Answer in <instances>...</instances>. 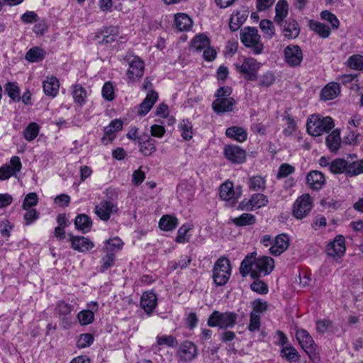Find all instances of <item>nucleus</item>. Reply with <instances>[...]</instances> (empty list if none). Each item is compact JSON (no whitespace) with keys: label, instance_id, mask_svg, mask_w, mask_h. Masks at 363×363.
<instances>
[{"label":"nucleus","instance_id":"bf43d9fd","mask_svg":"<svg viewBox=\"0 0 363 363\" xmlns=\"http://www.w3.org/2000/svg\"><path fill=\"white\" fill-rule=\"evenodd\" d=\"M259 26L263 33L272 38L274 35V27L272 22L267 19L262 20Z\"/></svg>","mask_w":363,"mask_h":363},{"label":"nucleus","instance_id":"a878e982","mask_svg":"<svg viewBox=\"0 0 363 363\" xmlns=\"http://www.w3.org/2000/svg\"><path fill=\"white\" fill-rule=\"evenodd\" d=\"M174 24L179 31H189L193 26V21L186 13H179L175 15Z\"/></svg>","mask_w":363,"mask_h":363},{"label":"nucleus","instance_id":"cd10ccee","mask_svg":"<svg viewBox=\"0 0 363 363\" xmlns=\"http://www.w3.org/2000/svg\"><path fill=\"white\" fill-rule=\"evenodd\" d=\"M348 157L345 159H335L330 164V170L333 174H345L347 176L349 169Z\"/></svg>","mask_w":363,"mask_h":363},{"label":"nucleus","instance_id":"393cba45","mask_svg":"<svg viewBox=\"0 0 363 363\" xmlns=\"http://www.w3.org/2000/svg\"><path fill=\"white\" fill-rule=\"evenodd\" d=\"M348 159L347 177H352L363 174V159L357 160L356 155H350Z\"/></svg>","mask_w":363,"mask_h":363},{"label":"nucleus","instance_id":"aec40b11","mask_svg":"<svg viewBox=\"0 0 363 363\" xmlns=\"http://www.w3.org/2000/svg\"><path fill=\"white\" fill-rule=\"evenodd\" d=\"M289 237L286 234L278 235L274 245L269 248L270 253L274 256H279L289 247Z\"/></svg>","mask_w":363,"mask_h":363},{"label":"nucleus","instance_id":"338daca9","mask_svg":"<svg viewBox=\"0 0 363 363\" xmlns=\"http://www.w3.org/2000/svg\"><path fill=\"white\" fill-rule=\"evenodd\" d=\"M252 291L259 294H267L268 292V286L264 282L257 279L250 286Z\"/></svg>","mask_w":363,"mask_h":363},{"label":"nucleus","instance_id":"4d7b16f0","mask_svg":"<svg viewBox=\"0 0 363 363\" xmlns=\"http://www.w3.org/2000/svg\"><path fill=\"white\" fill-rule=\"evenodd\" d=\"M282 356L284 357L287 360L296 361L300 357L297 350L292 346H286L283 347L281 350Z\"/></svg>","mask_w":363,"mask_h":363},{"label":"nucleus","instance_id":"7c9ffc66","mask_svg":"<svg viewBox=\"0 0 363 363\" xmlns=\"http://www.w3.org/2000/svg\"><path fill=\"white\" fill-rule=\"evenodd\" d=\"M340 131L334 130L326 137V145L331 152H337L341 144Z\"/></svg>","mask_w":363,"mask_h":363},{"label":"nucleus","instance_id":"e433bc0d","mask_svg":"<svg viewBox=\"0 0 363 363\" xmlns=\"http://www.w3.org/2000/svg\"><path fill=\"white\" fill-rule=\"evenodd\" d=\"M118 35V28L115 26L104 28L101 30L102 39L99 41L100 44L111 43L116 40Z\"/></svg>","mask_w":363,"mask_h":363},{"label":"nucleus","instance_id":"412c9836","mask_svg":"<svg viewBox=\"0 0 363 363\" xmlns=\"http://www.w3.org/2000/svg\"><path fill=\"white\" fill-rule=\"evenodd\" d=\"M235 101L233 98H220L213 101L212 107L217 113H223L233 111V106L235 105Z\"/></svg>","mask_w":363,"mask_h":363},{"label":"nucleus","instance_id":"9b49d317","mask_svg":"<svg viewBox=\"0 0 363 363\" xmlns=\"http://www.w3.org/2000/svg\"><path fill=\"white\" fill-rule=\"evenodd\" d=\"M260 68V63L252 57L245 59L241 66L239 67V72L245 75L247 80L255 81L257 79V72Z\"/></svg>","mask_w":363,"mask_h":363},{"label":"nucleus","instance_id":"4468645a","mask_svg":"<svg viewBox=\"0 0 363 363\" xmlns=\"http://www.w3.org/2000/svg\"><path fill=\"white\" fill-rule=\"evenodd\" d=\"M224 155L226 159L235 164H242L246 159L245 151L234 145H228L225 147Z\"/></svg>","mask_w":363,"mask_h":363},{"label":"nucleus","instance_id":"f3484780","mask_svg":"<svg viewBox=\"0 0 363 363\" xmlns=\"http://www.w3.org/2000/svg\"><path fill=\"white\" fill-rule=\"evenodd\" d=\"M306 184L312 190L318 191L321 189L325 183V175L320 171L312 170L306 176Z\"/></svg>","mask_w":363,"mask_h":363},{"label":"nucleus","instance_id":"49530a36","mask_svg":"<svg viewBox=\"0 0 363 363\" xmlns=\"http://www.w3.org/2000/svg\"><path fill=\"white\" fill-rule=\"evenodd\" d=\"M4 88L8 96L14 102L21 101L20 89L16 82H8L6 84Z\"/></svg>","mask_w":363,"mask_h":363},{"label":"nucleus","instance_id":"20e7f679","mask_svg":"<svg viewBox=\"0 0 363 363\" xmlns=\"http://www.w3.org/2000/svg\"><path fill=\"white\" fill-rule=\"evenodd\" d=\"M238 315L234 312L220 313L214 311L209 316L207 324L209 327H219L221 329L233 328L236 324Z\"/></svg>","mask_w":363,"mask_h":363},{"label":"nucleus","instance_id":"f704fd0d","mask_svg":"<svg viewBox=\"0 0 363 363\" xmlns=\"http://www.w3.org/2000/svg\"><path fill=\"white\" fill-rule=\"evenodd\" d=\"M275 11L274 21L277 24H281L289 13L287 1L286 0H279L275 6Z\"/></svg>","mask_w":363,"mask_h":363},{"label":"nucleus","instance_id":"72a5a7b5","mask_svg":"<svg viewBox=\"0 0 363 363\" xmlns=\"http://www.w3.org/2000/svg\"><path fill=\"white\" fill-rule=\"evenodd\" d=\"M178 224L177 218L171 215H163L159 221V227L164 231L172 230L177 228Z\"/></svg>","mask_w":363,"mask_h":363},{"label":"nucleus","instance_id":"a19ab883","mask_svg":"<svg viewBox=\"0 0 363 363\" xmlns=\"http://www.w3.org/2000/svg\"><path fill=\"white\" fill-rule=\"evenodd\" d=\"M166 345L169 347H174L177 345V340L176 337L172 335H163V336H157V345H153L152 346V350L156 352L160 350L158 346Z\"/></svg>","mask_w":363,"mask_h":363},{"label":"nucleus","instance_id":"37998d69","mask_svg":"<svg viewBox=\"0 0 363 363\" xmlns=\"http://www.w3.org/2000/svg\"><path fill=\"white\" fill-rule=\"evenodd\" d=\"M345 65L347 67L354 70H363V55L359 54L351 55L346 61Z\"/></svg>","mask_w":363,"mask_h":363},{"label":"nucleus","instance_id":"2eb2a0df","mask_svg":"<svg viewBox=\"0 0 363 363\" xmlns=\"http://www.w3.org/2000/svg\"><path fill=\"white\" fill-rule=\"evenodd\" d=\"M241 194L240 188L238 187L235 189L233 184L231 182H225L220 186L219 194L222 200H236L240 197Z\"/></svg>","mask_w":363,"mask_h":363},{"label":"nucleus","instance_id":"f03ea898","mask_svg":"<svg viewBox=\"0 0 363 363\" xmlns=\"http://www.w3.org/2000/svg\"><path fill=\"white\" fill-rule=\"evenodd\" d=\"M334 126V121L331 117H323L316 114L311 115L306 123L307 132L312 136H319L328 133Z\"/></svg>","mask_w":363,"mask_h":363},{"label":"nucleus","instance_id":"052dcab7","mask_svg":"<svg viewBox=\"0 0 363 363\" xmlns=\"http://www.w3.org/2000/svg\"><path fill=\"white\" fill-rule=\"evenodd\" d=\"M102 96L107 101H112L114 99V90L112 84L109 82H106L101 90Z\"/></svg>","mask_w":363,"mask_h":363},{"label":"nucleus","instance_id":"58836bf2","mask_svg":"<svg viewBox=\"0 0 363 363\" xmlns=\"http://www.w3.org/2000/svg\"><path fill=\"white\" fill-rule=\"evenodd\" d=\"M46 52L39 48L33 47L31 48L26 55V59L31 62L42 61L45 57Z\"/></svg>","mask_w":363,"mask_h":363},{"label":"nucleus","instance_id":"0e129e2a","mask_svg":"<svg viewBox=\"0 0 363 363\" xmlns=\"http://www.w3.org/2000/svg\"><path fill=\"white\" fill-rule=\"evenodd\" d=\"M294 171L295 168L292 165L286 163L282 164L279 168L277 178L280 179L286 177L289 174L294 173Z\"/></svg>","mask_w":363,"mask_h":363},{"label":"nucleus","instance_id":"5fc2aeb1","mask_svg":"<svg viewBox=\"0 0 363 363\" xmlns=\"http://www.w3.org/2000/svg\"><path fill=\"white\" fill-rule=\"evenodd\" d=\"M275 79L274 74L271 71H268L259 77V86L268 88L274 83Z\"/></svg>","mask_w":363,"mask_h":363},{"label":"nucleus","instance_id":"c756f323","mask_svg":"<svg viewBox=\"0 0 363 363\" xmlns=\"http://www.w3.org/2000/svg\"><path fill=\"white\" fill-rule=\"evenodd\" d=\"M60 82L55 77H48L43 82V90L47 96H55L58 92Z\"/></svg>","mask_w":363,"mask_h":363},{"label":"nucleus","instance_id":"2f4dec72","mask_svg":"<svg viewBox=\"0 0 363 363\" xmlns=\"http://www.w3.org/2000/svg\"><path fill=\"white\" fill-rule=\"evenodd\" d=\"M225 135L229 138H233L238 142H244L247 139V132L242 128L238 126H232L226 129Z\"/></svg>","mask_w":363,"mask_h":363},{"label":"nucleus","instance_id":"c85d7f7f","mask_svg":"<svg viewBox=\"0 0 363 363\" xmlns=\"http://www.w3.org/2000/svg\"><path fill=\"white\" fill-rule=\"evenodd\" d=\"M255 215L249 213H244L238 217L230 218V221L237 227L252 225L256 223Z\"/></svg>","mask_w":363,"mask_h":363},{"label":"nucleus","instance_id":"6ab92c4d","mask_svg":"<svg viewBox=\"0 0 363 363\" xmlns=\"http://www.w3.org/2000/svg\"><path fill=\"white\" fill-rule=\"evenodd\" d=\"M157 305V295L151 291L143 294L140 298V306L147 314H151Z\"/></svg>","mask_w":363,"mask_h":363},{"label":"nucleus","instance_id":"dca6fc26","mask_svg":"<svg viewBox=\"0 0 363 363\" xmlns=\"http://www.w3.org/2000/svg\"><path fill=\"white\" fill-rule=\"evenodd\" d=\"M69 242L74 250L85 252L94 247V244L89 238L83 236H74L69 234Z\"/></svg>","mask_w":363,"mask_h":363},{"label":"nucleus","instance_id":"f257e3e1","mask_svg":"<svg viewBox=\"0 0 363 363\" xmlns=\"http://www.w3.org/2000/svg\"><path fill=\"white\" fill-rule=\"evenodd\" d=\"M255 252L247 255L241 262L240 272L242 277L250 274L252 278L258 279L262 274H270L274 268V259L267 256L256 258Z\"/></svg>","mask_w":363,"mask_h":363},{"label":"nucleus","instance_id":"39448f33","mask_svg":"<svg viewBox=\"0 0 363 363\" xmlns=\"http://www.w3.org/2000/svg\"><path fill=\"white\" fill-rule=\"evenodd\" d=\"M231 274V265L227 258H219L213 269V279L217 286L225 285Z\"/></svg>","mask_w":363,"mask_h":363},{"label":"nucleus","instance_id":"c03bdc74","mask_svg":"<svg viewBox=\"0 0 363 363\" xmlns=\"http://www.w3.org/2000/svg\"><path fill=\"white\" fill-rule=\"evenodd\" d=\"M123 245L122 240L118 238L109 239L106 241L103 251L104 252H113L115 254V252L121 249Z\"/></svg>","mask_w":363,"mask_h":363},{"label":"nucleus","instance_id":"09e8293b","mask_svg":"<svg viewBox=\"0 0 363 363\" xmlns=\"http://www.w3.org/2000/svg\"><path fill=\"white\" fill-rule=\"evenodd\" d=\"M250 202L253 211L265 206L268 203V199L262 194H254L250 199Z\"/></svg>","mask_w":363,"mask_h":363},{"label":"nucleus","instance_id":"c9c22d12","mask_svg":"<svg viewBox=\"0 0 363 363\" xmlns=\"http://www.w3.org/2000/svg\"><path fill=\"white\" fill-rule=\"evenodd\" d=\"M308 26L311 30H313L323 38H327L330 35V28L323 23L311 20L309 21Z\"/></svg>","mask_w":363,"mask_h":363},{"label":"nucleus","instance_id":"603ef678","mask_svg":"<svg viewBox=\"0 0 363 363\" xmlns=\"http://www.w3.org/2000/svg\"><path fill=\"white\" fill-rule=\"evenodd\" d=\"M182 138L186 140H190L192 138V125L191 122L187 120H183L179 126Z\"/></svg>","mask_w":363,"mask_h":363},{"label":"nucleus","instance_id":"a211bd4d","mask_svg":"<svg viewBox=\"0 0 363 363\" xmlns=\"http://www.w3.org/2000/svg\"><path fill=\"white\" fill-rule=\"evenodd\" d=\"M285 38L288 39H295L300 33V27L297 21L293 18H289L288 21H283L281 24H278Z\"/></svg>","mask_w":363,"mask_h":363},{"label":"nucleus","instance_id":"a18cd8bd","mask_svg":"<svg viewBox=\"0 0 363 363\" xmlns=\"http://www.w3.org/2000/svg\"><path fill=\"white\" fill-rule=\"evenodd\" d=\"M155 140L148 138L147 140L140 142V151L144 156H149L156 151Z\"/></svg>","mask_w":363,"mask_h":363},{"label":"nucleus","instance_id":"1a4fd4ad","mask_svg":"<svg viewBox=\"0 0 363 363\" xmlns=\"http://www.w3.org/2000/svg\"><path fill=\"white\" fill-rule=\"evenodd\" d=\"M312 208V201L308 194L298 197L293 206V215L298 219L306 217Z\"/></svg>","mask_w":363,"mask_h":363},{"label":"nucleus","instance_id":"69168bd1","mask_svg":"<svg viewBox=\"0 0 363 363\" xmlns=\"http://www.w3.org/2000/svg\"><path fill=\"white\" fill-rule=\"evenodd\" d=\"M94 342V337L90 333H83L79 336L78 347L85 348L90 346Z\"/></svg>","mask_w":363,"mask_h":363},{"label":"nucleus","instance_id":"e2e57ef3","mask_svg":"<svg viewBox=\"0 0 363 363\" xmlns=\"http://www.w3.org/2000/svg\"><path fill=\"white\" fill-rule=\"evenodd\" d=\"M260 327V316L259 314L251 312L250 320L248 328L250 331L255 332L259 330Z\"/></svg>","mask_w":363,"mask_h":363},{"label":"nucleus","instance_id":"473e14b6","mask_svg":"<svg viewBox=\"0 0 363 363\" xmlns=\"http://www.w3.org/2000/svg\"><path fill=\"white\" fill-rule=\"evenodd\" d=\"M74 225L77 230L85 233L90 231L92 221L87 215L80 214L75 218Z\"/></svg>","mask_w":363,"mask_h":363},{"label":"nucleus","instance_id":"f8f14e48","mask_svg":"<svg viewBox=\"0 0 363 363\" xmlns=\"http://www.w3.org/2000/svg\"><path fill=\"white\" fill-rule=\"evenodd\" d=\"M118 211L116 203L111 200L101 201L95 206V213L100 219L105 221L110 218L111 213H116Z\"/></svg>","mask_w":363,"mask_h":363},{"label":"nucleus","instance_id":"79ce46f5","mask_svg":"<svg viewBox=\"0 0 363 363\" xmlns=\"http://www.w3.org/2000/svg\"><path fill=\"white\" fill-rule=\"evenodd\" d=\"M72 96L74 102L82 106L85 102L86 91L81 84L73 85Z\"/></svg>","mask_w":363,"mask_h":363},{"label":"nucleus","instance_id":"680f3d73","mask_svg":"<svg viewBox=\"0 0 363 363\" xmlns=\"http://www.w3.org/2000/svg\"><path fill=\"white\" fill-rule=\"evenodd\" d=\"M72 310L73 307L63 301H60L57 303L56 311L60 315H67L69 314Z\"/></svg>","mask_w":363,"mask_h":363},{"label":"nucleus","instance_id":"6e6d98bb","mask_svg":"<svg viewBox=\"0 0 363 363\" xmlns=\"http://www.w3.org/2000/svg\"><path fill=\"white\" fill-rule=\"evenodd\" d=\"M77 318L81 325H86L94 321V314L92 310H83L78 313Z\"/></svg>","mask_w":363,"mask_h":363},{"label":"nucleus","instance_id":"9d476101","mask_svg":"<svg viewBox=\"0 0 363 363\" xmlns=\"http://www.w3.org/2000/svg\"><path fill=\"white\" fill-rule=\"evenodd\" d=\"M296 339L303 348V350L312 357V355L316 354V345L310 335V334L304 329H299L296 333Z\"/></svg>","mask_w":363,"mask_h":363},{"label":"nucleus","instance_id":"de8ad7c7","mask_svg":"<svg viewBox=\"0 0 363 363\" xmlns=\"http://www.w3.org/2000/svg\"><path fill=\"white\" fill-rule=\"evenodd\" d=\"M249 188L254 191H263L266 188V181L261 176H254L249 180Z\"/></svg>","mask_w":363,"mask_h":363},{"label":"nucleus","instance_id":"13d9d810","mask_svg":"<svg viewBox=\"0 0 363 363\" xmlns=\"http://www.w3.org/2000/svg\"><path fill=\"white\" fill-rule=\"evenodd\" d=\"M38 202V197L36 193L30 192L28 193L23 202L22 207L24 210H28L32 206H36Z\"/></svg>","mask_w":363,"mask_h":363},{"label":"nucleus","instance_id":"ea45409f","mask_svg":"<svg viewBox=\"0 0 363 363\" xmlns=\"http://www.w3.org/2000/svg\"><path fill=\"white\" fill-rule=\"evenodd\" d=\"M116 262V256L113 252H106V255L100 261V266L97 267L98 271L101 273L104 272L111 267H113Z\"/></svg>","mask_w":363,"mask_h":363},{"label":"nucleus","instance_id":"774afa93","mask_svg":"<svg viewBox=\"0 0 363 363\" xmlns=\"http://www.w3.org/2000/svg\"><path fill=\"white\" fill-rule=\"evenodd\" d=\"M252 311L257 314L267 310V303L260 299H256L252 302Z\"/></svg>","mask_w":363,"mask_h":363},{"label":"nucleus","instance_id":"423d86ee","mask_svg":"<svg viewBox=\"0 0 363 363\" xmlns=\"http://www.w3.org/2000/svg\"><path fill=\"white\" fill-rule=\"evenodd\" d=\"M123 60L128 65L126 75L130 81L140 79L144 74L145 63L138 56L127 54Z\"/></svg>","mask_w":363,"mask_h":363},{"label":"nucleus","instance_id":"7ed1b4c3","mask_svg":"<svg viewBox=\"0 0 363 363\" xmlns=\"http://www.w3.org/2000/svg\"><path fill=\"white\" fill-rule=\"evenodd\" d=\"M240 35L242 43L250 49L254 54L259 55L263 52L264 45L256 28L245 27L240 30Z\"/></svg>","mask_w":363,"mask_h":363},{"label":"nucleus","instance_id":"6e6552de","mask_svg":"<svg viewBox=\"0 0 363 363\" xmlns=\"http://www.w3.org/2000/svg\"><path fill=\"white\" fill-rule=\"evenodd\" d=\"M284 58L290 67H298L303 58L302 50L297 45H289L284 49Z\"/></svg>","mask_w":363,"mask_h":363},{"label":"nucleus","instance_id":"ddd939ff","mask_svg":"<svg viewBox=\"0 0 363 363\" xmlns=\"http://www.w3.org/2000/svg\"><path fill=\"white\" fill-rule=\"evenodd\" d=\"M345 238L341 235H337L333 242L328 244L326 253L332 257H340L345 252Z\"/></svg>","mask_w":363,"mask_h":363},{"label":"nucleus","instance_id":"3c124183","mask_svg":"<svg viewBox=\"0 0 363 363\" xmlns=\"http://www.w3.org/2000/svg\"><path fill=\"white\" fill-rule=\"evenodd\" d=\"M39 126L36 123H30L23 130V136L28 141L33 140L38 135Z\"/></svg>","mask_w":363,"mask_h":363},{"label":"nucleus","instance_id":"4be33fe9","mask_svg":"<svg viewBox=\"0 0 363 363\" xmlns=\"http://www.w3.org/2000/svg\"><path fill=\"white\" fill-rule=\"evenodd\" d=\"M123 128V122L121 119L113 120L108 125L104 127V135L102 138V141L106 144V140L108 138V142L113 141L116 138V133L121 130Z\"/></svg>","mask_w":363,"mask_h":363},{"label":"nucleus","instance_id":"0eeeda50","mask_svg":"<svg viewBox=\"0 0 363 363\" xmlns=\"http://www.w3.org/2000/svg\"><path fill=\"white\" fill-rule=\"evenodd\" d=\"M176 354L181 362H190L197 357L198 347L193 342L185 340L179 345Z\"/></svg>","mask_w":363,"mask_h":363},{"label":"nucleus","instance_id":"4c0bfd02","mask_svg":"<svg viewBox=\"0 0 363 363\" xmlns=\"http://www.w3.org/2000/svg\"><path fill=\"white\" fill-rule=\"evenodd\" d=\"M210 44V40L204 34H199L191 41V48L196 52H201Z\"/></svg>","mask_w":363,"mask_h":363},{"label":"nucleus","instance_id":"8fccbe9b","mask_svg":"<svg viewBox=\"0 0 363 363\" xmlns=\"http://www.w3.org/2000/svg\"><path fill=\"white\" fill-rule=\"evenodd\" d=\"M283 120L286 121L287 127L283 130V134L285 136L292 135L297 129V125L294 118L289 113H286Z\"/></svg>","mask_w":363,"mask_h":363},{"label":"nucleus","instance_id":"b1692460","mask_svg":"<svg viewBox=\"0 0 363 363\" xmlns=\"http://www.w3.org/2000/svg\"><path fill=\"white\" fill-rule=\"evenodd\" d=\"M158 95L156 91H150L143 101L139 105L138 113L140 116H145L152 108L154 104L157 101Z\"/></svg>","mask_w":363,"mask_h":363},{"label":"nucleus","instance_id":"bb28decb","mask_svg":"<svg viewBox=\"0 0 363 363\" xmlns=\"http://www.w3.org/2000/svg\"><path fill=\"white\" fill-rule=\"evenodd\" d=\"M340 92L339 84L335 82H330L322 89L320 96L325 101L332 100L337 97Z\"/></svg>","mask_w":363,"mask_h":363},{"label":"nucleus","instance_id":"864d4df0","mask_svg":"<svg viewBox=\"0 0 363 363\" xmlns=\"http://www.w3.org/2000/svg\"><path fill=\"white\" fill-rule=\"evenodd\" d=\"M320 17L323 20L329 22L333 30H337L340 26V21L337 16L330 11L325 10L320 13Z\"/></svg>","mask_w":363,"mask_h":363},{"label":"nucleus","instance_id":"5701e85b","mask_svg":"<svg viewBox=\"0 0 363 363\" xmlns=\"http://www.w3.org/2000/svg\"><path fill=\"white\" fill-rule=\"evenodd\" d=\"M248 17V11L243 10L242 11H234L230 18L229 28L232 31L238 30L241 26L245 23Z\"/></svg>","mask_w":363,"mask_h":363}]
</instances>
